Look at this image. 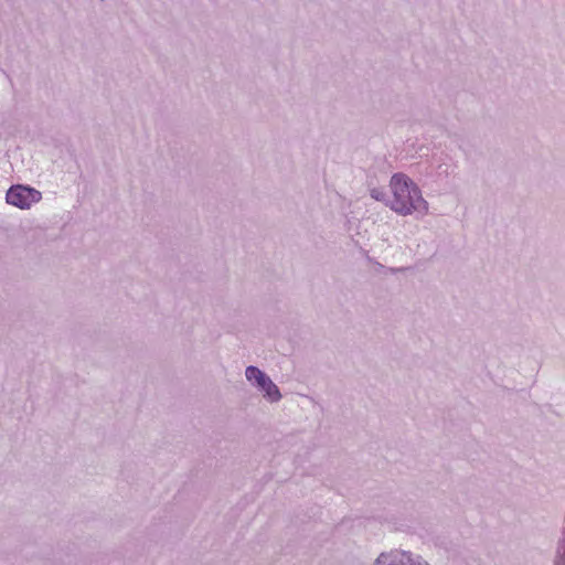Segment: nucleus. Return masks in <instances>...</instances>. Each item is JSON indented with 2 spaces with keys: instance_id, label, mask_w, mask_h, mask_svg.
Instances as JSON below:
<instances>
[{
  "instance_id": "nucleus-2",
  "label": "nucleus",
  "mask_w": 565,
  "mask_h": 565,
  "mask_svg": "<svg viewBox=\"0 0 565 565\" xmlns=\"http://www.w3.org/2000/svg\"><path fill=\"white\" fill-rule=\"evenodd\" d=\"M245 376L246 380L262 393L266 401L277 403L281 399L282 395L279 387L273 382L269 375L258 366H247L245 369Z\"/></svg>"
},
{
  "instance_id": "nucleus-3",
  "label": "nucleus",
  "mask_w": 565,
  "mask_h": 565,
  "mask_svg": "<svg viewBox=\"0 0 565 565\" xmlns=\"http://www.w3.org/2000/svg\"><path fill=\"white\" fill-rule=\"evenodd\" d=\"M41 200L42 193L25 184H13L6 193L7 203L21 210H28Z\"/></svg>"
},
{
  "instance_id": "nucleus-5",
  "label": "nucleus",
  "mask_w": 565,
  "mask_h": 565,
  "mask_svg": "<svg viewBox=\"0 0 565 565\" xmlns=\"http://www.w3.org/2000/svg\"><path fill=\"white\" fill-rule=\"evenodd\" d=\"M370 195L375 201L383 202L386 205H387V202L391 201V199L388 198L387 193L383 189H381V188H373V189H371L370 190Z\"/></svg>"
},
{
  "instance_id": "nucleus-1",
  "label": "nucleus",
  "mask_w": 565,
  "mask_h": 565,
  "mask_svg": "<svg viewBox=\"0 0 565 565\" xmlns=\"http://www.w3.org/2000/svg\"><path fill=\"white\" fill-rule=\"evenodd\" d=\"M390 188L393 198L387 206L402 216L414 213L422 217L428 213V202L423 198L419 186L405 173L397 172L391 177Z\"/></svg>"
},
{
  "instance_id": "nucleus-4",
  "label": "nucleus",
  "mask_w": 565,
  "mask_h": 565,
  "mask_svg": "<svg viewBox=\"0 0 565 565\" xmlns=\"http://www.w3.org/2000/svg\"><path fill=\"white\" fill-rule=\"evenodd\" d=\"M412 552L403 550H392L382 552L372 565H412Z\"/></svg>"
}]
</instances>
